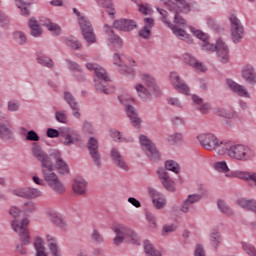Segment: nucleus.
<instances>
[{
  "label": "nucleus",
  "instance_id": "43",
  "mask_svg": "<svg viewBox=\"0 0 256 256\" xmlns=\"http://www.w3.org/2000/svg\"><path fill=\"white\" fill-rule=\"evenodd\" d=\"M34 249L36 251V256H47V252H45V243L39 236H37L34 240Z\"/></svg>",
  "mask_w": 256,
  "mask_h": 256
},
{
  "label": "nucleus",
  "instance_id": "11",
  "mask_svg": "<svg viewBox=\"0 0 256 256\" xmlns=\"http://www.w3.org/2000/svg\"><path fill=\"white\" fill-rule=\"evenodd\" d=\"M139 143L150 161H159V159H161L159 150H157V147H155V144L151 139H149V137L146 135H140Z\"/></svg>",
  "mask_w": 256,
  "mask_h": 256
},
{
  "label": "nucleus",
  "instance_id": "20",
  "mask_svg": "<svg viewBox=\"0 0 256 256\" xmlns=\"http://www.w3.org/2000/svg\"><path fill=\"white\" fill-rule=\"evenodd\" d=\"M50 161H52V163L55 161V167L60 175H67L69 173V165L63 160V156L59 150H53L51 152Z\"/></svg>",
  "mask_w": 256,
  "mask_h": 256
},
{
  "label": "nucleus",
  "instance_id": "24",
  "mask_svg": "<svg viewBox=\"0 0 256 256\" xmlns=\"http://www.w3.org/2000/svg\"><path fill=\"white\" fill-rule=\"evenodd\" d=\"M215 51L220 63H229V46L223 40H217Z\"/></svg>",
  "mask_w": 256,
  "mask_h": 256
},
{
  "label": "nucleus",
  "instance_id": "5",
  "mask_svg": "<svg viewBox=\"0 0 256 256\" xmlns=\"http://www.w3.org/2000/svg\"><path fill=\"white\" fill-rule=\"evenodd\" d=\"M29 223L30 221L28 218H24L21 222L14 219L11 224L13 231H15V233H19L20 241L23 243L16 246V251L19 253V255H27V248H25L23 245H29V243H31L29 229L27 228Z\"/></svg>",
  "mask_w": 256,
  "mask_h": 256
},
{
  "label": "nucleus",
  "instance_id": "54",
  "mask_svg": "<svg viewBox=\"0 0 256 256\" xmlns=\"http://www.w3.org/2000/svg\"><path fill=\"white\" fill-rule=\"evenodd\" d=\"M66 45L67 47H69L70 49H73L74 51H79L81 47H83L81 42H79V40L75 38H67Z\"/></svg>",
  "mask_w": 256,
  "mask_h": 256
},
{
  "label": "nucleus",
  "instance_id": "19",
  "mask_svg": "<svg viewBox=\"0 0 256 256\" xmlns=\"http://www.w3.org/2000/svg\"><path fill=\"white\" fill-rule=\"evenodd\" d=\"M148 195L152 199L153 206L155 209L161 210L167 207V198L153 187L147 188Z\"/></svg>",
  "mask_w": 256,
  "mask_h": 256
},
{
  "label": "nucleus",
  "instance_id": "16",
  "mask_svg": "<svg viewBox=\"0 0 256 256\" xmlns=\"http://www.w3.org/2000/svg\"><path fill=\"white\" fill-rule=\"evenodd\" d=\"M190 31L191 33H193L195 37H197L198 39H200V41H202L201 43L202 51H205L206 53H214V51H216L217 45L210 43L209 36L207 34L193 27H190Z\"/></svg>",
  "mask_w": 256,
  "mask_h": 256
},
{
  "label": "nucleus",
  "instance_id": "60",
  "mask_svg": "<svg viewBox=\"0 0 256 256\" xmlns=\"http://www.w3.org/2000/svg\"><path fill=\"white\" fill-rule=\"evenodd\" d=\"M82 131H84V133H89L90 135H93V133H95V127H93V124L91 122L85 120L82 123Z\"/></svg>",
  "mask_w": 256,
  "mask_h": 256
},
{
  "label": "nucleus",
  "instance_id": "55",
  "mask_svg": "<svg viewBox=\"0 0 256 256\" xmlns=\"http://www.w3.org/2000/svg\"><path fill=\"white\" fill-rule=\"evenodd\" d=\"M113 65H116V67H119L120 69L122 67H125V55L120 53H115L113 55Z\"/></svg>",
  "mask_w": 256,
  "mask_h": 256
},
{
  "label": "nucleus",
  "instance_id": "2",
  "mask_svg": "<svg viewBox=\"0 0 256 256\" xmlns=\"http://www.w3.org/2000/svg\"><path fill=\"white\" fill-rule=\"evenodd\" d=\"M220 155H227L233 161H251L255 158V151L245 144H233L226 140L224 149L220 150Z\"/></svg>",
  "mask_w": 256,
  "mask_h": 256
},
{
  "label": "nucleus",
  "instance_id": "32",
  "mask_svg": "<svg viewBox=\"0 0 256 256\" xmlns=\"http://www.w3.org/2000/svg\"><path fill=\"white\" fill-rule=\"evenodd\" d=\"M113 25L114 29H118L119 31H133V29L137 28L135 21L127 19L116 20Z\"/></svg>",
  "mask_w": 256,
  "mask_h": 256
},
{
  "label": "nucleus",
  "instance_id": "18",
  "mask_svg": "<svg viewBox=\"0 0 256 256\" xmlns=\"http://www.w3.org/2000/svg\"><path fill=\"white\" fill-rule=\"evenodd\" d=\"M110 157L112 160L113 165L117 167L118 169H121L122 171H129V164L125 160V157H123V154H121V151H119V148L113 147L110 150Z\"/></svg>",
  "mask_w": 256,
  "mask_h": 256
},
{
  "label": "nucleus",
  "instance_id": "15",
  "mask_svg": "<svg viewBox=\"0 0 256 256\" xmlns=\"http://www.w3.org/2000/svg\"><path fill=\"white\" fill-rule=\"evenodd\" d=\"M45 213L48 219L53 223V225H55V227H57L61 231H67V229H69V224L67 223V220L65 219V217H63V215L59 214L57 210L53 208H48L46 209Z\"/></svg>",
  "mask_w": 256,
  "mask_h": 256
},
{
  "label": "nucleus",
  "instance_id": "21",
  "mask_svg": "<svg viewBox=\"0 0 256 256\" xmlns=\"http://www.w3.org/2000/svg\"><path fill=\"white\" fill-rule=\"evenodd\" d=\"M13 195H16V197H22L23 199H38V197L43 195V192L38 188L26 187L14 190Z\"/></svg>",
  "mask_w": 256,
  "mask_h": 256
},
{
  "label": "nucleus",
  "instance_id": "39",
  "mask_svg": "<svg viewBox=\"0 0 256 256\" xmlns=\"http://www.w3.org/2000/svg\"><path fill=\"white\" fill-rule=\"evenodd\" d=\"M110 136L116 143H133V137L124 136L119 130L110 131Z\"/></svg>",
  "mask_w": 256,
  "mask_h": 256
},
{
  "label": "nucleus",
  "instance_id": "38",
  "mask_svg": "<svg viewBox=\"0 0 256 256\" xmlns=\"http://www.w3.org/2000/svg\"><path fill=\"white\" fill-rule=\"evenodd\" d=\"M28 25L30 27V35L32 37H41L43 35V29H41V25H39V22L35 18H30Z\"/></svg>",
  "mask_w": 256,
  "mask_h": 256
},
{
  "label": "nucleus",
  "instance_id": "37",
  "mask_svg": "<svg viewBox=\"0 0 256 256\" xmlns=\"http://www.w3.org/2000/svg\"><path fill=\"white\" fill-rule=\"evenodd\" d=\"M46 241H48V249H50L52 256H63L61 254V250L59 249V243L55 237L47 235Z\"/></svg>",
  "mask_w": 256,
  "mask_h": 256
},
{
  "label": "nucleus",
  "instance_id": "45",
  "mask_svg": "<svg viewBox=\"0 0 256 256\" xmlns=\"http://www.w3.org/2000/svg\"><path fill=\"white\" fill-rule=\"evenodd\" d=\"M144 250L147 256H162L149 240L144 241Z\"/></svg>",
  "mask_w": 256,
  "mask_h": 256
},
{
  "label": "nucleus",
  "instance_id": "9",
  "mask_svg": "<svg viewBox=\"0 0 256 256\" xmlns=\"http://www.w3.org/2000/svg\"><path fill=\"white\" fill-rule=\"evenodd\" d=\"M158 13L162 17V22L165 23L169 29L173 32V34L178 37V39H181L182 41L187 42L189 45L193 43V39L191 38V35L187 34L185 30L175 26L174 24H171L169 20H167V11L164 9L157 8Z\"/></svg>",
  "mask_w": 256,
  "mask_h": 256
},
{
  "label": "nucleus",
  "instance_id": "14",
  "mask_svg": "<svg viewBox=\"0 0 256 256\" xmlns=\"http://www.w3.org/2000/svg\"><path fill=\"white\" fill-rule=\"evenodd\" d=\"M78 23L81 28L83 37L87 43H97L95 32H93V26L87 17L81 16L78 18Z\"/></svg>",
  "mask_w": 256,
  "mask_h": 256
},
{
  "label": "nucleus",
  "instance_id": "34",
  "mask_svg": "<svg viewBox=\"0 0 256 256\" xmlns=\"http://www.w3.org/2000/svg\"><path fill=\"white\" fill-rule=\"evenodd\" d=\"M209 241L210 245L217 249L219 245L223 242V236L221 235V231L219 230V227L213 228L209 234Z\"/></svg>",
  "mask_w": 256,
  "mask_h": 256
},
{
  "label": "nucleus",
  "instance_id": "7",
  "mask_svg": "<svg viewBox=\"0 0 256 256\" xmlns=\"http://www.w3.org/2000/svg\"><path fill=\"white\" fill-rule=\"evenodd\" d=\"M197 141L206 151H216L221 155V150L224 149L227 140H221L213 133H202L197 136Z\"/></svg>",
  "mask_w": 256,
  "mask_h": 256
},
{
  "label": "nucleus",
  "instance_id": "58",
  "mask_svg": "<svg viewBox=\"0 0 256 256\" xmlns=\"http://www.w3.org/2000/svg\"><path fill=\"white\" fill-rule=\"evenodd\" d=\"M120 71L123 73V75L130 78H133L135 75H137V71L134 68L127 66V64H124V67H122Z\"/></svg>",
  "mask_w": 256,
  "mask_h": 256
},
{
  "label": "nucleus",
  "instance_id": "27",
  "mask_svg": "<svg viewBox=\"0 0 256 256\" xmlns=\"http://www.w3.org/2000/svg\"><path fill=\"white\" fill-rule=\"evenodd\" d=\"M168 9L172 13H189L191 5L185 0H175V3L168 2Z\"/></svg>",
  "mask_w": 256,
  "mask_h": 256
},
{
  "label": "nucleus",
  "instance_id": "3",
  "mask_svg": "<svg viewBox=\"0 0 256 256\" xmlns=\"http://www.w3.org/2000/svg\"><path fill=\"white\" fill-rule=\"evenodd\" d=\"M112 231L115 235L113 239L114 245H121L122 243H130V245H141V237L132 228L123 223H115L112 226Z\"/></svg>",
  "mask_w": 256,
  "mask_h": 256
},
{
  "label": "nucleus",
  "instance_id": "41",
  "mask_svg": "<svg viewBox=\"0 0 256 256\" xmlns=\"http://www.w3.org/2000/svg\"><path fill=\"white\" fill-rule=\"evenodd\" d=\"M166 140L170 145H181L182 143H185V136H183V133L181 132H174L169 134Z\"/></svg>",
  "mask_w": 256,
  "mask_h": 256
},
{
  "label": "nucleus",
  "instance_id": "47",
  "mask_svg": "<svg viewBox=\"0 0 256 256\" xmlns=\"http://www.w3.org/2000/svg\"><path fill=\"white\" fill-rule=\"evenodd\" d=\"M215 113L218 117H224V119H233L235 112L231 108H216Z\"/></svg>",
  "mask_w": 256,
  "mask_h": 256
},
{
  "label": "nucleus",
  "instance_id": "8",
  "mask_svg": "<svg viewBox=\"0 0 256 256\" xmlns=\"http://www.w3.org/2000/svg\"><path fill=\"white\" fill-rule=\"evenodd\" d=\"M86 69L89 71H94L96 77L101 80H95V89L99 93H104V95H111L113 91L105 85L107 81H109V76H107V71L103 69V67L99 66L97 63H87Z\"/></svg>",
  "mask_w": 256,
  "mask_h": 256
},
{
  "label": "nucleus",
  "instance_id": "42",
  "mask_svg": "<svg viewBox=\"0 0 256 256\" xmlns=\"http://www.w3.org/2000/svg\"><path fill=\"white\" fill-rule=\"evenodd\" d=\"M66 63L68 69L72 71L73 77H77V73H79V79H83V68L77 62L66 59Z\"/></svg>",
  "mask_w": 256,
  "mask_h": 256
},
{
  "label": "nucleus",
  "instance_id": "13",
  "mask_svg": "<svg viewBox=\"0 0 256 256\" xmlns=\"http://www.w3.org/2000/svg\"><path fill=\"white\" fill-rule=\"evenodd\" d=\"M61 138L62 145H64V147H72V145H77V143L81 141V136L79 133L69 127L61 128Z\"/></svg>",
  "mask_w": 256,
  "mask_h": 256
},
{
  "label": "nucleus",
  "instance_id": "35",
  "mask_svg": "<svg viewBox=\"0 0 256 256\" xmlns=\"http://www.w3.org/2000/svg\"><path fill=\"white\" fill-rule=\"evenodd\" d=\"M36 61L39 65H42V67H47V69H53V67H55L53 59L49 58L43 52H37Z\"/></svg>",
  "mask_w": 256,
  "mask_h": 256
},
{
  "label": "nucleus",
  "instance_id": "40",
  "mask_svg": "<svg viewBox=\"0 0 256 256\" xmlns=\"http://www.w3.org/2000/svg\"><path fill=\"white\" fill-rule=\"evenodd\" d=\"M217 207L220 213H223V215H226V217H233L235 215V212L225 200L219 199L217 201Z\"/></svg>",
  "mask_w": 256,
  "mask_h": 256
},
{
  "label": "nucleus",
  "instance_id": "30",
  "mask_svg": "<svg viewBox=\"0 0 256 256\" xmlns=\"http://www.w3.org/2000/svg\"><path fill=\"white\" fill-rule=\"evenodd\" d=\"M126 115L128 119H130L133 127H136V129H139L141 127V123H143V120L141 117H139V114L137 113V109L133 107L132 105H126Z\"/></svg>",
  "mask_w": 256,
  "mask_h": 256
},
{
  "label": "nucleus",
  "instance_id": "36",
  "mask_svg": "<svg viewBox=\"0 0 256 256\" xmlns=\"http://www.w3.org/2000/svg\"><path fill=\"white\" fill-rule=\"evenodd\" d=\"M237 205L245 209L246 211H252L256 215V200L255 199H247V198H240L237 200Z\"/></svg>",
  "mask_w": 256,
  "mask_h": 256
},
{
  "label": "nucleus",
  "instance_id": "49",
  "mask_svg": "<svg viewBox=\"0 0 256 256\" xmlns=\"http://www.w3.org/2000/svg\"><path fill=\"white\" fill-rule=\"evenodd\" d=\"M54 117L56 121L62 123V125H67V123H69V116H67V111L65 110H57Z\"/></svg>",
  "mask_w": 256,
  "mask_h": 256
},
{
  "label": "nucleus",
  "instance_id": "52",
  "mask_svg": "<svg viewBox=\"0 0 256 256\" xmlns=\"http://www.w3.org/2000/svg\"><path fill=\"white\" fill-rule=\"evenodd\" d=\"M166 103L167 105H170V107H175L176 109H183V107H185L183 102L177 97H168Z\"/></svg>",
  "mask_w": 256,
  "mask_h": 256
},
{
  "label": "nucleus",
  "instance_id": "33",
  "mask_svg": "<svg viewBox=\"0 0 256 256\" xmlns=\"http://www.w3.org/2000/svg\"><path fill=\"white\" fill-rule=\"evenodd\" d=\"M155 25V20L153 18H144V26L139 31V36L142 39H150L151 38V29H153Z\"/></svg>",
  "mask_w": 256,
  "mask_h": 256
},
{
  "label": "nucleus",
  "instance_id": "31",
  "mask_svg": "<svg viewBox=\"0 0 256 256\" xmlns=\"http://www.w3.org/2000/svg\"><path fill=\"white\" fill-rule=\"evenodd\" d=\"M242 79L249 85H256V72L255 68L251 65H246L241 71Z\"/></svg>",
  "mask_w": 256,
  "mask_h": 256
},
{
  "label": "nucleus",
  "instance_id": "59",
  "mask_svg": "<svg viewBox=\"0 0 256 256\" xmlns=\"http://www.w3.org/2000/svg\"><path fill=\"white\" fill-rule=\"evenodd\" d=\"M242 249L247 253L249 256H256L255 247L248 242H241Z\"/></svg>",
  "mask_w": 256,
  "mask_h": 256
},
{
  "label": "nucleus",
  "instance_id": "10",
  "mask_svg": "<svg viewBox=\"0 0 256 256\" xmlns=\"http://www.w3.org/2000/svg\"><path fill=\"white\" fill-rule=\"evenodd\" d=\"M231 39L233 43H240L245 35V28L241 24V20L237 18L235 12L229 15Z\"/></svg>",
  "mask_w": 256,
  "mask_h": 256
},
{
  "label": "nucleus",
  "instance_id": "62",
  "mask_svg": "<svg viewBox=\"0 0 256 256\" xmlns=\"http://www.w3.org/2000/svg\"><path fill=\"white\" fill-rule=\"evenodd\" d=\"M91 239L93 243H103V235H101V232L99 230L94 229L91 233Z\"/></svg>",
  "mask_w": 256,
  "mask_h": 256
},
{
  "label": "nucleus",
  "instance_id": "48",
  "mask_svg": "<svg viewBox=\"0 0 256 256\" xmlns=\"http://www.w3.org/2000/svg\"><path fill=\"white\" fill-rule=\"evenodd\" d=\"M22 211L25 215H33L37 211V203L33 201L25 202L22 206Z\"/></svg>",
  "mask_w": 256,
  "mask_h": 256
},
{
  "label": "nucleus",
  "instance_id": "44",
  "mask_svg": "<svg viewBox=\"0 0 256 256\" xmlns=\"http://www.w3.org/2000/svg\"><path fill=\"white\" fill-rule=\"evenodd\" d=\"M42 25L46 27L48 31H51L53 35H56V36L61 35V26H59V24H55L51 20L46 19L42 22Z\"/></svg>",
  "mask_w": 256,
  "mask_h": 256
},
{
  "label": "nucleus",
  "instance_id": "51",
  "mask_svg": "<svg viewBox=\"0 0 256 256\" xmlns=\"http://www.w3.org/2000/svg\"><path fill=\"white\" fill-rule=\"evenodd\" d=\"M213 168L218 173H229V171H230L229 165H227V162L225 160L215 162L213 165Z\"/></svg>",
  "mask_w": 256,
  "mask_h": 256
},
{
  "label": "nucleus",
  "instance_id": "12",
  "mask_svg": "<svg viewBox=\"0 0 256 256\" xmlns=\"http://www.w3.org/2000/svg\"><path fill=\"white\" fill-rule=\"evenodd\" d=\"M87 149L95 167L101 168L103 163L101 152L99 151V140L95 137H90L87 142Z\"/></svg>",
  "mask_w": 256,
  "mask_h": 256
},
{
  "label": "nucleus",
  "instance_id": "46",
  "mask_svg": "<svg viewBox=\"0 0 256 256\" xmlns=\"http://www.w3.org/2000/svg\"><path fill=\"white\" fill-rule=\"evenodd\" d=\"M12 38L18 45H27V34L23 31L13 32Z\"/></svg>",
  "mask_w": 256,
  "mask_h": 256
},
{
  "label": "nucleus",
  "instance_id": "57",
  "mask_svg": "<svg viewBox=\"0 0 256 256\" xmlns=\"http://www.w3.org/2000/svg\"><path fill=\"white\" fill-rule=\"evenodd\" d=\"M174 89L177 90L178 93H181L182 95H190L191 90L189 89V86L184 83L183 81L177 84Z\"/></svg>",
  "mask_w": 256,
  "mask_h": 256
},
{
  "label": "nucleus",
  "instance_id": "23",
  "mask_svg": "<svg viewBox=\"0 0 256 256\" xmlns=\"http://www.w3.org/2000/svg\"><path fill=\"white\" fill-rule=\"evenodd\" d=\"M0 139L2 141H12V139H15V131H13L11 120L0 122Z\"/></svg>",
  "mask_w": 256,
  "mask_h": 256
},
{
  "label": "nucleus",
  "instance_id": "64",
  "mask_svg": "<svg viewBox=\"0 0 256 256\" xmlns=\"http://www.w3.org/2000/svg\"><path fill=\"white\" fill-rule=\"evenodd\" d=\"M170 81L173 85V87L179 85L183 80H181V77L177 72H171L170 73Z\"/></svg>",
  "mask_w": 256,
  "mask_h": 256
},
{
  "label": "nucleus",
  "instance_id": "50",
  "mask_svg": "<svg viewBox=\"0 0 256 256\" xmlns=\"http://www.w3.org/2000/svg\"><path fill=\"white\" fill-rule=\"evenodd\" d=\"M16 6L21 10L22 15H29V6L31 1L15 0Z\"/></svg>",
  "mask_w": 256,
  "mask_h": 256
},
{
  "label": "nucleus",
  "instance_id": "56",
  "mask_svg": "<svg viewBox=\"0 0 256 256\" xmlns=\"http://www.w3.org/2000/svg\"><path fill=\"white\" fill-rule=\"evenodd\" d=\"M99 4L107 9V13L112 19L115 17V8L113 7V2H111V0H105V2H101L100 0Z\"/></svg>",
  "mask_w": 256,
  "mask_h": 256
},
{
  "label": "nucleus",
  "instance_id": "61",
  "mask_svg": "<svg viewBox=\"0 0 256 256\" xmlns=\"http://www.w3.org/2000/svg\"><path fill=\"white\" fill-rule=\"evenodd\" d=\"M183 61L184 63H186V65L193 67L195 62L197 61V58L189 53H185L183 54Z\"/></svg>",
  "mask_w": 256,
  "mask_h": 256
},
{
  "label": "nucleus",
  "instance_id": "26",
  "mask_svg": "<svg viewBox=\"0 0 256 256\" xmlns=\"http://www.w3.org/2000/svg\"><path fill=\"white\" fill-rule=\"evenodd\" d=\"M64 101L69 105L72 110V115L75 119H81V112H79V103L71 92H64Z\"/></svg>",
  "mask_w": 256,
  "mask_h": 256
},
{
  "label": "nucleus",
  "instance_id": "53",
  "mask_svg": "<svg viewBox=\"0 0 256 256\" xmlns=\"http://www.w3.org/2000/svg\"><path fill=\"white\" fill-rule=\"evenodd\" d=\"M21 109V102L18 100H10L7 102V111L9 113H17Z\"/></svg>",
  "mask_w": 256,
  "mask_h": 256
},
{
  "label": "nucleus",
  "instance_id": "22",
  "mask_svg": "<svg viewBox=\"0 0 256 256\" xmlns=\"http://www.w3.org/2000/svg\"><path fill=\"white\" fill-rule=\"evenodd\" d=\"M227 86L231 90L232 93H235V95H238V97H243L244 99H251V93H249V90L245 85H241L234 80L228 79L226 81Z\"/></svg>",
  "mask_w": 256,
  "mask_h": 256
},
{
  "label": "nucleus",
  "instance_id": "1",
  "mask_svg": "<svg viewBox=\"0 0 256 256\" xmlns=\"http://www.w3.org/2000/svg\"><path fill=\"white\" fill-rule=\"evenodd\" d=\"M141 79L144 85L141 83L134 85V90L140 99L143 101H149V99H153V97L156 99L162 97L163 91L153 76L149 74H142Z\"/></svg>",
  "mask_w": 256,
  "mask_h": 256
},
{
  "label": "nucleus",
  "instance_id": "17",
  "mask_svg": "<svg viewBox=\"0 0 256 256\" xmlns=\"http://www.w3.org/2000/svg\"><path fill=\"white\" fill-rule=\"evenodd\" d=\"M31 151H32L33 157H35V159H37V161H39V163H41V169L43 167H47V165H51V163H53L51 161V154L48 155L47 153H45V151H43V149L41 148V146L39 144L33 143Z\"/></svg>",
  "mask_w": 256,
  "mask_h": 256
},
{
  "label": "nucleus",
  "instance_id": "63",
  "mask_svg": "<svg viewBox=\"0 0 256 256\" xmlns=\"http://www.w3.org/2000/svg\"><path fill=\"white\" fill-rule=\"evenodd\" d=\"M146 219L150 223V229H157V222L155 221V215L151 212H146Z\"/></svg>",
  "mask_w": 256,
  "mask_h": 256
},
{
  "label": "nucleus",
  "instance_id": "4",
  "mask_svg": "<svg viewBox=\"0 0 256 256\" xmlns=\"http://www.w3.org/2000/svg\"><path fill=\"white\" fill-rule=\"evenodd\" d=\"M168 171L175 173V175H179V173H181V166L177 161L167 160L164 163V168L160 167L156 171V175L164 189L173 193V191H175V181L169 176Z\"/></svg>",
  "mask_w": 256,
  "mask_h": 256
},
{
  "label": "nucleus",
  "instance_id": "28",
  "mask_svg": "<svg viewBox=\"0 0 256 256\" xmlns=\"http://www.w3.org/2000/svg\"><path fill=\"white\" fill-rule=\"evenodd\" d=\"M104 31L106 35H108V43L110 47H116L117 49H121L123 47V40L115 34L109 25L104 26Z\"/></svg>",
  "mask_w": 256,
  "mask_h": 256
},
{
  "label": "nucleus",
  "instance_id": "25",
  "mask_svg": "<svg viewBox=\"0 0 256 256\" xmlns=\"http://www.w3.org/2000/svg\"><path fill=\"white\" fill-rule=\"evenodd\" d=\"M203 196L201 194H189L187 198L182 202L180 211L181 213H189L191 211V208L199 203Z\"/></svg>",
  "mask_w": 256,
  "mask_h": 256
},
{
  "label": "nucleus",
  "instance_id": "6",
  "mask_svg": "<svg viewBox=\"0 0 256 256\" xmlns=\"http://www.w3.org/2000/svg\"><path fill=\"white\" fill-rule=\"evenodd\" d=\"M54 164H48L41 168V173L44 179V183H47L48 187L55 191L58 195L65 193V184L59 179V176L53 171Z\"/></svg>",
  "mask_w": 256,
  "mask_h": 256
},
{
  "label": "nucleus",
  "instance_id": "29",
  "mask_svg": "<svg viewBox=\"0 0 256 256\" xmlns=\"http://www.w3.org/2000/svg\"><path fill=\"white\" fill-rule=\"evenodd\" d=\"M72 191L75 195L82 197L87 193V180L82 177H77L73 180Z\"/></svg>",
  "mask_w": 256,
  "mask_h": 256
}]
</instances>
